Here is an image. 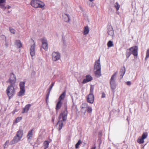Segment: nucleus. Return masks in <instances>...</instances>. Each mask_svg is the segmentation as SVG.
Masks as SVG:
<instances>
[{
  "mask_svg": "<svg viewBox=\"0 0 149 149\" xmlns=\"http://www.w3.org/2000/svg\"><path fill=\"white\" fill-rule=\"evenodd\" d=\"M15 85L10 84L8 86L6 90V93L9 97V99L12 97L15 94Z\"/></svg>",
  "mask_w": 149,
  "mask_h": 149,
  "instance_id": "nucleus-1",
  "label": "nucleus"
},
{
  "mask_svg": "<svg viewBox=\"0 0 149 149\" xmlns=\"http://www.w3.org/2000/svg\"><path fill=\"white\" fill-rule=\"evenodd\" d=\"M118 73V71L115 72L111 76L110 79V84L111 88L112 90H115L116 88V84L115 80Z\"/></svg>",
  "mask_w": 149,
  "mask_h": 149,
  "instance_id": "nucleus-2",
  "label": "nucleus"
},
{
  "mask_svg": "<svg viewBox=\"0 0 149 149\" xmlns=\"http://www.w3.org/2000/svg\"><path fill=\"white\" fill-rule=\"evenodd\" d=\"M8 81L10 84H15L16 81V78L13 73H10Z\"/></svg>",
  "mask_w": 149,
  "mask_h": 149,
  "instance_id": "nucleus-3",
  "label": "nucleus"
},
{
  "mask_svg": "<svg viewBox=\"0 0 149 149\" xmlns=\"http://www.w3.org/2000/svg\"><path fill=\"white\" fill-rule=\"evenodd\" d=\"M68 110H64L63 112H62L59 116V119H60L61 118V116H62L63 120V121H66L67 118V116L68 114Z\"/></svg>",
  "mask_w": 149,
  "mask_h": 149,
  "instance_id": "nucleus-4",
  "label": "nucleus"
},
{
  "mask_svg": "<svg viewBox=\"0 0 149 149\" xmlns=\"http://www.w3.org/2000/svg\"><path fill=\"white\" fill-rule=\"evenodd\" d=\"M132 54L134 56H136L138 55V47L136 46L132 47L129 49Z\"/></svg>",
  "mask_w": 149,
  "mask_h": 149,
  "instance_id": "nucleus-5",
  "label": "nucleus"
},
{
  "mask_svg": "<svg viewBox=\"0 0 149 149\" xmlns=\"http://www.w3.org/2000/svg\"><path fill=\"white\" fill-rule=\"evenodd\" d=\"M53 60L56 61L60 58V54L58 52H54L52 54Z\"/></svg>",
  "mask_w": 149,
  "mask_h": 149,
  "instance_id": "nucleus-6",
  "label": "nucleus"
},
{
  "mask_svg": "<svg viewBox=\"0 0 149 149\" xmlns=\"http://www.w3.org/2000/svg\"><path fill=\"white\" fill-rule=\"evenodd\" d=\"M107 33L109 35L113 36L114 34V31L113 27L111 25H108L107 26Z\"/></svg>",
  "mask_w": 149,
  "mask_h": 149,
  "instance_id": "nucleus-7",
  "label": "nucleus"
},
{
  "mask_svg": "<svg viewBox=\"0 0 149 149\" xmlns=\"http://www.w3.org/2000/svg\"><path fill=\"white\" fill-rule=\"evenodd\" d=\"M42 42L43 48L46 51H47L48 49V43L47 39L43 38L42 39Z\"/></svg>",
  "mask_w": 149,
  "mask_h": 149,
  "instance_id": "nucleus-8",
  "label": "nucleus"
},
{
  "mask_svg": "<svg viewBox=\"0 0 149 149\" xmlns=\"http://www.w3.org/2000/svg\"><path fill=\"white\" fill-rule=\"evenodd\" d=\"M101 66L100 63V57L99 59L95 61L94 66V70H101Z\"/></svg>",
  "mask_w": 149,
  "mask_h": 149,
  "instance_id": "nucleus-9",
  "label": "nucleus"
},
{
  "mask_svg": "<svg viewBox=\"0 0 149 149\" xmlns=\"http://www.w3.org/2000/svg\"><path fill=\"white\" fill-rule=\"evenodd\" d=\"M21 139V138L18 137V136H17L16 135L14 137L13 139L10 142L9 144L10 145H12L20 141Z\"/></svg>",
  "mask_w": 149,
  "mask_h": 149,
  "instance_id": "nucleus-10",
  "label": "nucleus"
},
{
  "mask_svg": "<svg viewBox=\"0 0 149 149\" xmlns=\"http://www.w3.org/2000/svg\"><path fill=\"white\" fill-rule=\"evenodd\" d=\"M94 99V97L93 94H89L88 95L87 98V101L88 102L92 104L93 103Z\"/></svg>",
  "mask_w": 149,
  "mask_h": 149,
  "instance_id": "nucleus-11",
  "label": "nucleus"
},
{
  "mask_svg": "<svg viewBox=\"0 0 149 149\" xmlns=\"http://www.w3.org/2000/svg\"><path fill=\"white\" fill-rule=\"evenodd\" d=\"M31 55L32 57L35 54V43L32 45L30 50Z\"/></svg>",
  "mask_w": 149,
  "mask_h": 149,
  "instance_id": "nucleus-12",
  "label": "nucleus"
},
{
  "mask_svg": "<svg viewBox=\"0 0 149 149\" xmlns=\"http://www.w3.org/2000/svg\"><path fill=\"white\" fill-rule=\"evenodd\" d=\"M93 79L92 77L90 75H87L86 76V78L84 79L82 83L85 84L91 81Z\"/></svg>",
  "mask_w": 149,
  "mask_h": 149,
  "instance_id": "nucleus-13",
  "label": "nucleus"
},
{
  "mask_svg": "<svg viewBox=\"0 0 149 149\" xmlns=\"http://www.w3.org/2000/svg\"><path fill=\"white\" fill-rule=\"evenodd\" d=\"M32 105V104H29L26 105L25 107L23 108L22 113H27Z\"/></svg>",
  "mask_w": 149,
  "mask_h": 149,
  "instance_id": "nucleus-14",
  "label": "nucleus"
},
{
  "mask_svg": "<svg viewBox=\"0 0 149 149\" xmlns=\"http://www.w3.org/2000/svg\"><path fill=\"white\" fill-rule=\"evenodd\" d=\"M125 68L124 66L121 68L120 72V80L122 79L125 72Z\"/></svg>",
  "mask_w": 149,
  "mask_h": 149,
  "instance_id": "nucleus-15",
  "label": "nucleus"
},
{
  "mask_svg": "<svg viewBox=\"0 0 149 149\" xmlns=\"http://www.w3.org/2000/svg\"><path fill=\"white\" fill-rule=\"evenodd\" d=\"M39 2L38 0H32L31 1V5L35 8H38V3Z\"/></svg>",
  "mask_w": 149,
  "mask_h": 149,
  "instance_id": "nucleus-16",
  "label": "nucleus"
},
{
  "mask_svg": "<svg viewBox=\"0 0 149 149\" xmlns=\"http://www.w3.org/2000/svg\"><path fill=\"white\" fill-rule=\"evenodd\" d=\"M64 20L66 22H68L70 20V16L68 14H65L63 15Z\"/></svg>",
  "mask_w": 149,
  "mask_h": 149,
  "instance_id": "nucleus-17",
  "label": "nucleus"
},
{
  "mask_svg": "<svg viewBox=\"0 0 149 149\" xmlns=\"http://www.w3.org/2000/svg\"><path fill=\"white\" fill-rule=\"evenodd\" d=\"M148 135V134L146 132H145L143 133L141 138L140 139V143H143L144 142V140L147 138Z\"/></svg>",
  "mask_w": 149,
  "mask_h": 149,
  "instance_id": "nucleus-18",
  "label": "nucleus"
},
{
  "mask_svg": "<svg viewBox=\"0 0 149 149\" xmlns=\"http://www.w3.org/2000/svg\"><path fill=\"white\" fill-rule=\"evenodd\" d=\"M62 104V103L61 101H58L57 102L56 107V110L57 112H58V110H59L61 107Z\"/></svg>",
  "mask_w": 149,
  "mask_h": 149,
  "instance_id": "nucleus-19",
  "label": "nucleus"
},
{
  "mask_svg": "<svg viewBox=\"0 0 149 149\" xmlns=\"http://www.w3.org/2000/svg\"><path fill=\"white\" fill-rule=\"evenodd\" d=\"M33 129H32L29 131L27 136V137L28 138V141L29 140V141L31 140V138L32 137L33 135Z\"/></svg>",
  "mask_w": 149,
  "mask_h": 149,
  "instance_id": "nucleus-20",
  "label": "nucleus"
},
{
  "mask_svg": "<svg viewBox=\"0 0 149 149\" xmlns=\"http://www.w3.org/2000/svg\"><path fill=\"white\" fill-rule=\"evenodd\" d=\"M66 93V91H65L59 96L58 98V101H61L62 100H64L65 97Z\"/></svg>",
  "mask_w": 149,
  "mask_h": 149,
  "instance_id": "nucleus-21",
  "label": "nucleus"
},
{
  "mask_svg": "<svg viewBox=\"0 0 149 149\" xmlns=\"http://www.w3.org/2000/svg\"><path fill=\"white\" fill-rule=\"evenodd\" d=\"M23 134V131L22 130H19L17 132L16 135L19 138H22Z\"/></svg>",
  "mask_w": 149,
  "mask_h": 149,
  "instance_id": "nucleus-22",
  "label": "nucleus"
},
{
  "mask_svg": "<svg viewBox=\"0 0 149 149\" xmlns=\"http://www.w3.org/2000/svg\"><path fill=\"white\" fill-rule=\"evenodd\" d=\"M15 44L17 48H20L22 46V44L19 40H16L15 41Z\"/></svg>",
  "mask_w": 149,
  "mask_h": 149,
  "instance_id": "nucleus-23",
  "label": "nucleus"
},
{
  "mask_svg": "<svg viewBox=\"0 0 149 149\" xmlns=\"http://www.w3.org/2000/svg\"><path fill=\"white\" fill-rule=\"evenodd\" d=\"M6 1V0H0V6L3 10H5L6 8V6H5L4 5L2 4L5 2Z\"/></svg>",
  "mask_w": 149,
  "mask_h": 149,
  "instance_id": "nucleus-24",
  "label": "nucleus"
},
{
  "mask_svg": "<svg viewBox=\"0 0 149 149\" xmlns=\"http://www.w3.org/2000/svg\"><path fill=\"white\" fill-rule=\"evenodd\" d=\"M63 120L60 121L59 120L56 124V125H57L58 124H59V128H58L59 131H60L62 128L63 125Z\"/></svg>",
  "mask_w": 149,
  "mask_h": 149,
  "instance_id": "nucleus-25",
  "label": "nucleus"
},
{
  "mask_svg": "<svg viewBox=\"0 0 149 149\" xmlns=\"http://www.w3.org/2000/svg\"><path fill=\"white\" fill-rule=\"evenodd\" d=\"M25 92V89H20V91L18 93L17 95L19 96H22L24 95Z\"/></svg>",
  "mask_w": 149,
  "mask_h": 149,
  "instance_id": "nucleus-26",
  "label": "nucleus"
},
{
  "mask_svg": "<svg viewBox=\"0 0 149 149\" xmlns=\"http://www.w3.org/2000/svg\"><path fill=\"white\" fill-rule=\"evenodd\" d=\"M45 6V4L43 2L39 0V2L38 3V8L39 7L42 8L44 7Z\"/></svg>",
  "mask_w": 149,
  "mask_h": 149,
  "instance_id": "nucleus-27",
  "label": "nucleus"
},
{
  "mask_svg": "<svg viewBox=\"0 0 149 149\" xmlns=\"http://www.w3.org/2000/svg\"><path fill=\"white\" fill-rule=\"evenodd\" d=\"M89 32V29L88 27V26H85L84 27V35H86L88 34Z\"/></svg>",
  "mask_w": 149,
  "mask_h": 149,
  "instance_id": "nucleus-28",
  "label": "nucleus"
},
{
  "mask_svg": "<svg viewBox=\"0 0 149 149\" xmlns=\"http://www.w3.org/2000/svg\"><path fill=\"white\" fill-rule=\"evenodd\" d=\"M95 71V73L96 77H99L101 75V70H96Z\"/></svg>",
  "mask_w": 149,
  "mask_h": 149,
  "instance_id": "nucleus-29",
  "label": "nucleus"
},
{
  "mask_svg": "<svg viewBox=\"0 0 149 149\" xmlns=\"http://www.w3.org/2000/svg\"><path fill=\"white\" fill-rule=\"evenodd\" d=\"M54 83H55V82H52V84L50 86L49 88L48 89V90H47L48 92L47 93V94H49V95L50 94V91H51V90L52 89L53 86H54Z\"/></svg>",
  "mask_w": 149,
  "mask_h": 149,
  "instance_id": "nucleus-30",
  "label": "nucleus"
},
{
  "mask_svg": "<svg viewBox=\"0 0 149 149\" xmlns=\"http://www.w3.org/2000/svg\"><path fill=\"white\" fill-rule=\"evenodd\" d=\"M131 54H132V53L129 49H127L126 53L127 58H128Z\"/></svg>",
  "mask_w": 149,
  "mask_h": 149,
  "instance_id": "nucleus-31",
  "label": "nucleus"
},
{
  "mask_svg": "<svg viewBox=\"0 0 149 149\" xmlns=\"http://www.w3.org/2000/svg\"><path fill=\"white\" fill-rule=\"evenodd\" d=\"M25 82L24 81H22L20 82L19 86L20 89H25L24 86Z\"/></svg>",
  "mask_w": 149,
  "mask_h": 149,
  "instance_id": "nucleus-32",
  "label": "nucleus"
},
{
  "mask_svg": "<svg viewBox=\"0 0 149 149\" xmlns=\"http://www.w3.org/2000/svg\"><path fill=\"white\" fill-rule=\"evenodd\" d=\"M49 141H45L44 142V145L45 146V149H46L49 146Z\"/></svg>",
  "mask_w": 149,
  "mask_h": 149,
  "instance_id": "nucleus-33",
  "label": "nucleus"
},
{
  "mask_svg": "<svg viewBox=\"0 0 149 149\" xmlns=\"http://www.w3.org/2000/svg\"><path fill=\"white\" fill-rule=\"evenodd\" d=\"M107 46L108 47H111L113 46V42L110 40L108 41L107 44Z\"/></svg>",
  "mask_w": 149,
  "mask_h": 149,
  "instance_id": "nucleus-34",
  "label": "nucleus"
},
{
  "mask_svg": "<svg viewBox=\"0 0 149 149\" xmlns=\"http://www.w3.org/2000/svg\"><path fill=\"white\" fill-rule=\"evenodd\" d=\"M94 87L91 86L90 87V93L89 94H93Z\"/></svg>",
  "mask_w": 149,
  "mask_h": 149,
  "instance_id": "nucleus-35",
  "label": "nucleus"
},
{
  "mask_svg": "<svg viewBox=\"0 0 149 149\" xmlns=\"http://www.w3.org/2000/svg\"><path fill=\"white\" fill-rule=\"evenodd\" d=\"M9 143V141L8 140H7L5 143L3 145V148H4L5 149L6 148H7L8 146V145Z\"/></svg>",
  "mask_w": 149,
  "mask_h": 149,
  "instance_id": "nucleus-36",
  "label": "nucleus"
},
{
  "mask_svg": "<svg viewBox=\"0 0 149 149\" xmlns=\"http://www.w3.org/2000/svg\"><path fill=\"white\" fill-rule=\"evenodd\" d=\"M81 143V142L80 140H79L77 142V143L75 145L76 148L77 149L79 147V145Z\"/></svg>",
  "mask_w": 149,
  "mask_h": 149,
  "instance_id": "nucleus-37",
  "label": "nucleus"
},
{
  "mask_svg": "<svg viewBox=\"0 0 149 149\" xmlns=\"http://www.w3.org/2000/svg\"><path fill=\"white\" fill-rule=\"evenodd\" d=\"M149 57V49H148L146 52V55L145 58V60H146Z\"/></svg>",
  "mask_w": 149,
  "mask_h": 149,
  "instance_id": "nucleus-38",
  "label": "nucleus"
},
{
  "mask_svg": "<svg viewBox=\"0 0 149 149\" xmlns=\"http://www.w3.org/2000/svg\"><path fill=\"white\" fill-rule=\"evenodd\" d=\"M22 119V117H18L16 118L15 122L16 123L19 122Z\"/></svg>",
  "mask_w": 149,
  "mask_h": 149,
  "instance_id": "nucleus-39",
  "label": "nucleus"
},
{
  "mask_svg": "<svg viewBox=\"0 0 149 149\" xmlns=\"http://www.w3.org/2000/svg\"><path fill=\"white\" fill-rule=\"evenodd\" d=\"M116 4L117 5H115V7L116 8V10H118L120 6V5L117 2H116Z\"/></svg>",
  "mask_w": 149,
  "mask_h": 149,
  "instance_id": "nucleus-40",
  "label": "nucleus"
},
{
  "mask_svg": "<svg viewBox=\"0 0 149 149\" xmlns=\"http://www.w3.org/2000/svg\"><path fill=\"white\" fill-rule=\"evenodd\" d=\"M9 30H10V31L11 33H12L13 34H15V30L14 29H13V28L11 27H10L9 28Z\"/></svg>",
  "mask_w": 149,
  "mask_h": 149,
  "instance_id": "nucleus-41",
  "label": "nucleus"
},
{
  "mask_svg": "<svg viewBox=\"0 0 149 149\" xmlns=\"http://www.w3.org/2000/svg\"><path fill=\"white\" fill-rule=\"evenodd\" d=\"M49 95V94H47L46 95V103H47V104H48V101Z\"/></svg>",
  "mask_w": 149,
  "mask_h": 149,
  "instance_id": "nucleus-42",
  "label": "nucleus"
},
{
  "mask_svg": "<svg viewBox=\"0 0 149 149\" xmlns=\"http://www.w3.org/2000/svg\"><path fill=\"white\" fill-rule=\"evenodd\" d=\"M1 38L4 40L5 41H6V37L4 35H1L0 36Z\"/></svg>",
  "mask_w": 149,
  "mask_h": 149,
  "instance_id": "nucleus-43",
  "label": "nucleus"
},
{
  "mask_svg": "<svg viewBox=\"0 0 149 149\" xmlns=\"http://www.w3.org/2000/svg\"><path fill=\"white\" fill-rule=\"evenodd\" d=\"M87 111L88 113H91L92 111V109L91 107H88V108Z\"/></svg>",
  "mask_w": 149,
  "mask_h": 149,
  "instance_id": "nucleus-44",
  "label": "nucleus"
},
{
  "mask_svg": "<svg viewBox=\"0 0 149 149\" xmlns=\"http://www.w3.org/2000/svg\"><path fill=\"white\" fill-rule=\"evenodd\" d=\"M64 107L65 109L64 110L66 111L67 110V105L66 103L64 104Z\"/></svg>",
  "mask_w": 149,
  "mask_h": 149,
  "instance_id": "nucleus-45",
  "label": "nucleus"
},
{
  "mask_svg": "<svg viewBox=\"0 0 149 149\" xmlns=\"http://www.w3.org/2000/svg\"><path fill=\"white\" fill-rule=\"evenodd\" d=\"M89 6L91 7H92L94 6V4L92 2H91L89 3Z\"/></svg>",
  "mask_w": 149,
  "mask_h": 149,
  "instance_id": "nucleus-46",
  "label": "nucleus"
},
{
  "mask_svg": "<svg viewBox=\"0 0 149 149\" xmlns=\"http://www.w3.org/2000/svg\"><path fill=\"white\" fill-rule=\"evenodd\" d=\"M99 137H101L102 136V133L101 132H99L98 134Z\"/></svg>",
  "mask_w": 149,
  "mask_h": 149,
  "instance_id": "nucleus-47",
  "label": "nucleus"
},
{
  "mask_svg": "<svg viewBox=\"0 0 149 149\" xmlns=\"http://www.w3.org/2000/svg\"><path fill=\"white\" fill-rule=\"evenodd\" d=\"M126 84L128 86H130L131 84V83L130 81H127L126 82Z\"/></svg>",
  "mask_w": 149,
  "mask_h": 149,
  "instance_id": "nucleus-48",
  "label": "nucleus"
},
{
  "mask_svg": "<svg viewBox=\"0 0 149 149\" xmlns=\"http://www.w3.org/2000/svg\"><path fill=\"white\" fill-rule=\"evenodd\" d=\"M18 111V110L16 109H15L14 110V111H13V114H14L15 112Z\"/></svg>",
  "mask_w": 149,
  "mask_h": 149,
  "instance_id": "nucleus-49",
  "label": "nucleus"
},
{
  "mask_svg": "<svg viewBox=\"0 0 149 149\" xmlns=\"http://www.w3.org/2000/svg\"><path fill=\"white\" fill-rule=\"evenodd\" d=\"M105 97V94L104 93L102 94V98H104Z\"/></svg>",
  "mask_w": 149,
  "mask_h": 149,
  "instance_id": "nucleus-50",
  "label": "nucleus"
},
{
  "mask_svg": "<svg viewBox=\"0 0 149 149\" xmlns=\"http://www.w3.org/2000/svg\"><path fill=\"white\" fill-rule=\"evenodd\" d=\"M5 41V45L6 47L7 48L8 47V42H7V40H6V41Z\"/></svg>",
  "mask_w": 149,
  "mask_h": 149,
  "instance_id": "nucleus-51",
  "label": "nucleus"
},
{
  "mask_svg": "<svg viewBox=\"0 0 149 149\" xmlns=\"http://www.w3.org/2000/svg\"><path fill=\"white\" fill-rule=\"evenodd\" d=\"M137 142L140 143V137H139L138 139Z\"/></svg>",
  "mask_w": 149,
  "mask_h": 149,
  "instance_id": "nucleus-52",
  "label": "nucleus"
},
{
  "mask_svg": "<svg viewBox=\"0 0 149 149\" xmlns=\"http://www.w3.org/2000/svg\"><path fill=\"white\" fill-rule=\"evenodd\" d=\"M10 8L11 6L9 5H8L7 7H6V8H7L8 9H10Z\"/></svg>",
  "mask_w": 149,
  "mask_h": 149,
  "instance_id": "nucleus-53",
  "label": "nucleus"
},
{
  "mask_svg": "<svg viewBox=\"0 0 149 149\" xmlns=\"http://www.w3.org/2000/svg\"><path fill=\"white\" fill-rule=\"evenodd\" d=\"M95 148H96V147L95 146V147H92L91 149H95Z\"/></svg>",
  "mask_w": 149,
  "mask_h": 149,
  "instance_id": "nucleus-54",
  "label": "nucleus"
},
{
  "mask_svg": "<svg viewBox=\"0 0 149 149\" xmlns=\"http://www.w3.org/2000/svg\"><path fill=\"white\" fill-rule=\"evenodd\" d=\"M73 105L72 106V108L73 107L74 105V103L73 102Z\"/></svg>",
  "mask_w": 149,
  "mask_h": 149,
  "instance_id": "nucleus-55",
  "label": "nucleus"
},
{
  "mask_svg": "<svg viewBox=\"0 0 149 149\" xmlns=\"http://www.w3.org/2000/svg\"><path fill=\"white\" fill-rule=\"evenodd\" d=\"M54 118H53L52 119V121L53 122H54Z\"/></svg>",
  "mask_w": 149,
  "mask_h": 149,
  "instance_id": "nucleus-56",
  "label": "nucleus"
},
{
  "mask_svg": "<svg viewBox=\"0 0 149 149\" xmlns=\"http://www.w3.org/2000/svg\"><path fill=\"white\" fill-rule=\"evenodd\" d=\"M94 0H89V1H90L91 2H92Z\"/></svg>",
  "mask_w": 149,
  "mask_h": 149,
  "instance_id": "nucleus-57",
  "label": "nucleus"
},
{
  "mask_svg": "<svg viewBox=\"0 0 149 149\" xmlns=\"http://www.w3.org/2000/svg\"><path fill=\"white\" fill-rule=\"evenodd\" d=\"M81 108H82V109H83V108H85L84 107H81Z\"/></svg>",
  "mask_w": 149,
  "mask_h": 149,
  "instance_id": "nucleus-58",
  "label": "nucleus"
},
{
  "mask_svg": "<svg viewBox=\"0 0 149 149\" xmlns=\"http://www.w3.org/2000/svg\"><path fill=\"white\" fill-rule=\"evenodd\" d=\"M63 43H64L65 42V41L64 40H63Z\"/></svg>",
  "mask_w": 149,
  "mask_h": 149,
  "instance_id": "nucleus-59",
  "label": "nucleus"
},
{
  "mask_svg": "<svg viewBox=\"0 0 149 149\" xmlns=\"http://www.w3.org/2000/svg\"><path fill=\"white\" fill-rule=\"evenodd\" d=\"M127 120H128V118H127Z\"/></svg>",
  "mask_w": 149,
  "mask_h": 149,
  "instance_id": "nucleus-60",
  "label": "nucleus"
}]
</instances>
